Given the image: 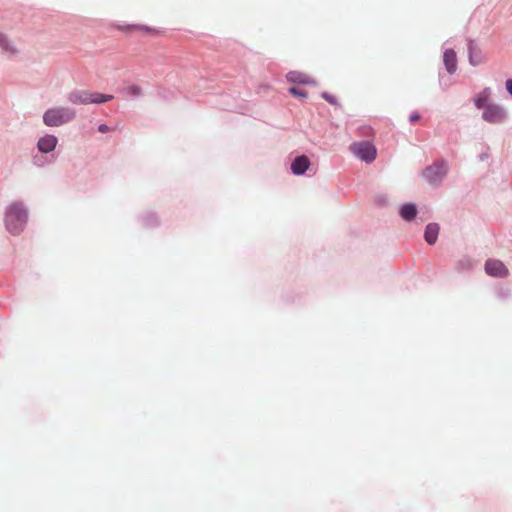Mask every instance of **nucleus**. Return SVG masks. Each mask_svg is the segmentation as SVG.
I'll return each mask as SVG.
<instances>
[{
  "mask_svg": "<svg viewBox=\"0 0 512 512\" xmlns=\"http://www.w3.org/2000/svg\"><path fill=\"white\" fill-rule=\"evenodd\" d=\"M0 51L9 59L16 58L20 54V50L15 42L3 32H0Z\"/></svg>",
  "mask_w": 512,
  "mask_h": 512,
  "instance_id": "7",
  "label": "nucleus"
},
{
  "mask_svg": "<svg viewBox=\"0 0 512 512\" xmlns=\"http://www.w3.org/2000/svg\"><path fill=\"white\" fill-rule=\"evenodd\" d=\"M419 118H420V116H419V114H418V113H412V114L410 115V118H409V119H410V122H411V123H414V122L418 121V120H419Z\"/></svg>",
  "mask_w": 512,
  "mask_h": 512,
  "instance_id": "25",
  "label": "nucleus"
},
{
  "mask_svg": "<svg viewBox=\"0 0 512 512\" xmlns=\"http://www.w3.org/2000/svg\"><path fill=\"white\" fill-rule=\"evenodd\" d=\"M485 272L492 277L503 278L508 275L507 267L497 259H488L485 263Z\"/></svg>",
  "mask_w": 512,
  "mask_h": 512,
  "instance_id": "8",
  "label": "nucleus"
},
{
  "mask_svg": "<svg viewBox=\"0 0 512 512\" xmlns=\"http://www.w3.org/2000/svg\"><path fill=\"white\" fill-rule=\"evenodd\" d=\"M448 172V163L444 160H439L427 166L421 173L422 178L431 186L439 187Z\"/></svg>",
  "mask_w": 512,
  "mask_h": 512,
  "instance_id": "3",
  "label": "nucleus"
},
{
  "mask_svg": "<svg viewBox=\"0 0 512 512\" xmlns=\"http://www.w3.org/2000/svg\"><path fill=\"white\" fill-rule=\"evenodd\" d=\"M350 151L359 159L371 163L375 160L377 150L375 146L368 141L355 142L350 145Z\"/></svg>",
  "mask_w": 512,
  "mask_h": 512,
  "instance_id": "4",
  "label": "nucleus"
},
{
  "mask_svg": "<svg viewBox=\"0 0 512 512\" xmlns=\"http://www.w3.org/2000/svg\"><path fill=\"white\" fill-rule=\"evenodd\" d=\"M76 116V110L72 107L53 106L44 111L42 121L46 127L58 128L73 122Z\"/></svg>",
  "mask_w": 512,
  "mask_h": 512,
  "instance_id": "2",
  "label": "nucleus"
},
{
  "mask_svg": "<svg viewBox=\"0 0 512 512\" xmlns=\"http://www.w3.org/2000/svg\"><path fill=\"white\" fill-rule=\"evenodd\" d=\"M50 158H53V156L49 154H41L38 152L32 157V164L37 168H44L53 163V159Z\"/></svg>",
  "mask_w": 512,
  "mask_h": 512,
  "instance_id": "16",
  "label": "nucleus"
},
{
  "mask_svg": "<svg viewBox=\"0 0 512 512\" xmlns=\"http://www.w3.org/2000/svg\"><path fill=\"white\" fill-rule=\"evenodd\" d=\"M28 218L29 211L24 202L14 201L5 208V228L13 236H18L24 231Z\"/></svg>",
  "mask_w": 512,
  "mask_h": 512,
  "instance_id": "1",
  "label": "nucleus"
},
{
  "mask_svg": "<svg viewBox=\"0 0 512 512\" xmlns=\"http://www.w3.org/2000/svg\"><path fill=\"white\" fill-rule=\"evenodd\" d=\"M459 264L461 265V267H462L463 269H468V268H470V267H471V265H472V263H471V261H470L469 259H464V260L460 261V263H459Z\"/></svg>",
  "mask_w": 512,
  "mask_h": 512,
  "instance_id": "23",
  "label": "nucleus"
},
{
  "mask_svg": "<svg viewBox=\"0 0 512 512\" xmlns=\"http://www.w3.org/2000/svg\"><path fill=\"white\" fill-rule=\"evenodd\" d=\"M468 56L469 63L472 66H478L484 61L482 51L478 48L477 44L473 40H470L468 43Z\"/></svg>",
  "mask_w": 512,
  "mask_h": 512,
  "instance_id": "11",
  "label": "nucleus"
},
{
  "mask_svg": "<svg viewBox=\"0 0 512 512\" xmlns=\"http://www.w3.org/2000/svg\"><path fill=\"white\" fill-rule=\"evenodd\" d=\"M59 143V139L54 134L44 133L38 137L36 142V149L41 154H49L53 156L57 146Z\"/></svg>",
  "mask_w": 512,
  "mask_h": 512,
  "instance_id": "6",
  "label": "nucleus"
},
{
  "mask_svg": "<svg viewBox=\"0 0 512 512\" xmlns=\"http://www.w3.org/2000/svg\"><path fill=\"white\" fill-rule=\"evenodd\" d=\"M443 62L448 73L453 74L457 70L456 53L451 48H446L443 53Z\"/></svg>",
  "mask_w": 512,
  "mask_h": 512,
  "instance_id": "12",
  "label": "nucleus"
},
{
  "mask_svg": "<svg viewBox=\"0 0 512 512\" xmlns=\"http://www.w3.org/2000/svg\"><path fill=\"white\" fill-rule=\"evenodd\" d=\"M440 227L437 223H429L425 227L424 239L429 245H434L438 239Z\"/></svg>",
  "mask_w": 512,
  "mask_h": 512,
  "instance_id": "15",
  "label": "nucleus"
},
{
  "mask_svg": "<svg viewBox=\"0 0 512 512\" xmlns=\"http://www.w3.org/2000/svg\"><path fill=\"white\" fill-rule=\"evenodd\" d=\"M417 214V207L413 203H405L399 207V215L404 221L411 222Z\"/></svg>",
  "mask_w": 512,
  "mask_h": 512,
  "instance_id": "14",
  "label": "nucleus"
},
{
  "mask_svg": "<svg viewBox=\"0 0 512 512\" xmlns=\"http://www.w3.org/2000/svg\"><path fill=\"white\" fill-rule=\"evenodd\" d=\"M490 98H491V89L490 88L483 89L481 92L476 94L473 98L475 107L479 110H483L484 108H486L487 106L492 104V102H490Z\"/></svg>",
  "mask_w": 512,
  "mask_h": 512,
  "instance_id": "13",
  "label": "nucleus"
},
{
  "mask_svg": "<svg viewBox=\"0 0 512 512\" xmlns=\"http://www.w3.org/2000/svg\"><path fill=\"white\" fill-rule=\"evenodd\" d=\"M121 92L131 97H141L143 95L142 88L137 84H128Z\"/></svg>",
  "mask_w": 512,
  "mask_h": 512,
  "instance_id": "19",
  "label": "nucleus"
},
{
  "mask_svg": "<svg viewBox=\"0 0 512 512\" xmlns=\"http://www.w3.org/2000/svg\"><path fill=\"white\" fill-rule=\"evenodd\" d=\"M98 131L100 133H108V132L111 131V128L108 125H106V124H100L98 126Z\"/></svg>",
  "mask_w": 512,
  "mask_h": 512,
  "instance_id": "22",
  "label": "nucleus"
},
{
  "mask_svg": "<svg viewBox=\"0 0 512 512\" xmlns=\"http://www.w3.org/2000/svg\"><path fill=\"white\" fill-rule=\"evenodd\" d=\"M310 164V160L307 156L300 155L293 159V161L291 162L290 169L294 175L299 176L303 175L308 170Z\"/></svg>",
  "mask_w": 512,
  "mask_h": 512,
  "instance_id": "10",
  "label": "nucleus"
},
{
  "mask_svg": "<svg viewBox=\"0 0 512 512\" xmlns=\"http://www.w3.org/2000/svg\"><path fill=\"white\" fill-rule=\"evenodd\" d=\"M323 98L326 99L328 102L334 104L335 103V99L334 97L328 95L327 93H323Z\"/></svg>",
  "mask_w": 512,
  "mask_h": 512,
  "instance_id": "26",
  "label": "nucleus"
},
{
  "mask_svg": "<svg viewBox=\"0 0 512 512\" xmlns=\"http://www.w3.org/2000/svg\"><path fill=\"white\" fill-rule=\"evenodd\" d=\"M290 93L297 96V97H306V93L301 90V89H298L296 87H292L289 89Z\"/></svg>",
  "mask_w": 512,
  "mask_h": 512,
  "instance_id": "21",
  "label": "nucleus"
},
{
  "mask_svg": "<svg viewBox=\"0 0 512 512\" xmlns=\"http://www.w3.org/2000/svg\"><path fill=\"white\" fill-rule=\"evenodd\" d=\"M67 100L73 105H88L90 104V91L73 90L67 94Z\"/></svg>",
  "mask_w": 512,
  "mask_h": 512,
  "instance_id": "9",
  "label": "nucleus"
},
{
  "mask_svg": "<svg viewBox=\"0 0 512 512\" xmlns=\"http://www.w3.org/2000/svg\"><path fill=\"white\" fill-rule=\"evenodd\" d=\"M375 203L380 206H385L388 203V198L385 195H377L375 197Z\"/></svg>",
  "mask_w": 512,
  "mask_h": 512,
  "instance_id": "20",
  "label": "nucleus"
},
{
  "mask_svg": "<svg viewBox=\"0 0 512 512\" xmlns=\"http://www.w3.org/2000/svg\"><path fill=\"white\" fill-rule=\"evenodd\" d=\"M506 118L507 111L502 105L492 103L482 110V119L490 124H501Z\"/></svg>",
  "mask_w": 512,
  "mask_h": 512,
  "instance_id": "5",
  "label": "nucleus"
},
{
  "mask_svg": "<svg viewBox=\"0 0 512 512\" xmlns=\"http://www.w3.org/2000/svg\"><path fill=\"white\" fill-rule=\"evenodd\" d=\"M287 80L294 83H314V81H312L309 76L297 71L289 72L287 74Z\"/></svg>",
  "mask_w": 512,
  "mask_h": 512,
  "instance_id": "17",
  "label": "nucleus"
},
{
  "mask_svg": "<svg viewBox=\"0 0 512 512\" xmlns=\"http://www.w3.org/2000/svg\"><path fill=\"white\" fill-rule=\"evenodd\" d=\"M506 89L510 95H512V79L506 81Z\"/></svg>",
  "mask_w": 512,
  "mask_h": 512,
  "instance_id": "24",
  "label": "nucleus"
},
{
  "mask_svg": "<svg viewBox=\"0 0 512 512\" xmlns=\"http://www.w3.org/2000/svg\"><path fill=\"white\" fill-rule=\"evenodd\" d=\"M113 99V95L90 91V104H102Z\"/></svg>",
  "mask_w": 512,
  "mask_h": 512,
  "instance_id": "18",
  "label": "nucleus"
}]
</instances>
